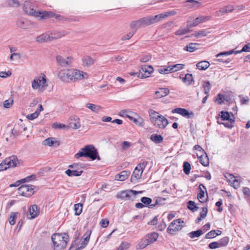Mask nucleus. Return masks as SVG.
<instances>
[{
	"label": "nucleus",
	"instance_id": "obj_63",
	"mask_svg": "<svg viewBox=\"0 0 250 250\" xmlns=\"http://www.w3.org/2000/svg\"><path fill=\"white\" fill-rule=\"evenodd\" d=\"M132 144L131 143L127 141H124L122 144V148L123 150H127L131 146Z\"/></svg>",
	"mask_w": 250,
	"mask_h": 250
},
{
	"label": "nucleus",
	"instance_id": "obj_9",
	"mask_svg": "<svg viewBox=\"0 0 250 250\" xmlns=\"http://www.w3.org/2000/svg\"><path fill=\"white\" fill-rule=\"evenodd\" d=\"M71 71L72 82H77L83 79H87L88 78V74L83 71H81L77 69L71 68Z\"/></svg>",
	"mask_w": 250,
	"mask_h": 250
},
{
	"label": "nucleus",
	"instance_id": "obj_42",
	"mask_svg": "<svg viewBox=\"0 0 250 250\" xmlns=\"http://www.w3.org/2000/svg\"><path fill=\"white\" fill-rule=\"evenodd\" d=\"M197 45L198 44L197 43H190L184 48V49L188 52H192L197 49Z\"/></svg>",
	"mask_w": 250,
	"mask_h": 250
},
{
	"label": "nucleus",
	"instance_id": "obj_7",
	"mask_svg": "<svg viewBox=\"0 0 250 250\" xmlns=\"http://www.w3.org/2000/svg\"><path fill=\"white\" fill-rule=\"evenodd\" d=\"M176 12L174 11L169 12H166L163 13H161L154 16H149L147 17L149 25H151L159 21H162L163 19L167 18V17L175 15Z\"/></svg>",
	"mask_w": 250,
	"mask_h": 250
},
{
	"label": "nucleus",
	"instance_id": "obj_13",
	"mask_svg": "<svg viewBox=\"0 0 250 250\" xmlns=\"http://www.w3.org/2000/svg\"><path fill=\"white\" fill-rule=\"evenodd\" d=\"M181 223H183L184 222L180 219L173 221L168 227L167 232L169 234H172L174 232L181 229L182 226L180 225Z\"/></svg>",
	"mask_w": 250,
	"mask_h": 250
},
{
	"label": "nucleus",
	"instance_id": "obj_27",
	"mask_svg": "<svg viewBox=\"0 0 250 250\" xmlns=\"http://www.w3.org/2000/svg\"><path fill=\"white\" fill-rule=\"evenodd\" d=\"M95 60L89 56L83 57L82 59L83 65L84 67H89L94 64Z\"/></svg>",
	"mask_w": 250,
	"mask_h": 250
},
{
	"label": "nucleus",
	"instance_id": "obj_18",
	"mask_svg": "<svg viewBox=\"0 0 250 250\" xmlns=\"http://www.w3.org/2000/svg\"><path fill=\"white\" fill-rule=\"evenodd\" d=\"M172 112L173 113L179 114L182 116L187 118L193 117L194 115V114L193 112H189L188 110L185 108L180 107L172 109Z\"/></svg>",
	"mask_w": 250,
	"mask_h": 250
},
{
	"label": "nucleus",
	"instance_id": "obj_38",
	"mask_svg": "<svg viewBox=\"0 0 250 250\" xmlns=\"http://www.w3.org/2000/svg\"><path fill=\"white\" fill-rule=\"evenodd\" d=\"M150 139L155 143L159 144L163 141V137L161 135L154 134L151 135V136H150Z\"/></svg>",
	"mask_w": 250,
	"mask_h": 250
},
{
	"label": "nucleus",
	"instance_id": "obj_4",
	"mask_svg": "<svg viewBox=\"0 0 250 250\" xmlns=\"http://www.w3.org/2000/svg\"><path fill=\"white\" fill-rule=\"evenodd\" d=\"M31 85L33 90L40 92H43L48 86L46 76L44 74H41L39 76L35 77L31 82Z\"/></svg>",
	"mask_w": 250,
	"mask_h": 250
},
{
	"label": "nucleus",
	"instance_id": "obj_22",
	"mask_svg": "<svg viewBox=\"0 0 250 250\" xmlns=\"http://www.w3.org/2000/svg\"><path fill=\"white\" fill-rule=\"evenodd\" d=\"M5 162L7 163V165L9 167H17L19 164V161L17 156L12 155L5 159Z\"/></svg>",
	"mask_w": 250,
	"mask_h": 250
},
{
	"label": "nucleus",
	"instance_id": "obj_53",
	"mask_svg": "<svg viewBox=\"0 0 250 250\" xmlns=\"http://www.w3.org/2000/svg\"><path fill=\"white\" fill-rule=\"evenodd\" d=\"M191 169L190 165L188 162H185L183 164V170L186 174H188Z\"/></svg>",
	"mask_w": 250,
	"mask_h": 250
},
{
	"label": "nucleus",
	"instance_id": "obj_16",
	"mask_svg": "<svg viewBox=\"0 0 250 250\" xmlns=\"http://www.w3.org/2000/svg\"><path fill=\"white\" fill-rule=\"evenodd\" d=\"M242 52H250V43L245 45L241 50L235 51L234 50H231L229 51L221 52L216 55V57L218 58L223 55L227 56L231 55L233 53L237 54L240 53Z\"/></svg>",
	"mask_w": 250,
	"mask_h": 250
},
{
	"label": "nucleus",
	"instance_id": "obj_15",
	"mask_svg": "<svg viewBox=\"0 0 250 250\" xmlns=\"http://www.w3.org/2000/svg\"><path fill=\"white\" fill-rule=\"evenodd\" d=\"M221 120L222 121L229 120V122L227 123H222L220 121H217L218 124H223L225 126L228 128H231L232 127V123L234 122V120L229 118L230 116L229 113L227 111H222L220 112Z\"/></svg>",
	"mask_w": 250,
	"mask_h": 250
},
{
	"label": "nucleus",
	"instance_id": "obj_47",
	"mask_svg": "<svg viewBox=\"0 0 250 250\" xmlns=\"http://www.w3.org/2000/svg\"><path fill=\"white\" fill-rule=\"evenodd\" d=\"M83 205L82 204L79 203L75 204L74 205V210L75 214L76 215H79L82 211Z\"/></svg>",
	"mask_w": 250,
	"mask_h": 250
},
{
	"label": "nucleus",
	"instance_id": "obj_43",
	"mask_svg": "<svg viewBox=\"0 0 250 250\" xmlns=\"http://www.w3.org/2000/svg\"><path fill=\"white\" fill-rule=\"evenodd\" d=\"M204 232L201 229H199L197 231H192L190 232L188 235L190 238H194L195 237H198L203 234Z\"/></svg>",
	"mask_w": 250,
	"mask_h": 250
},
{
	"label": "nucleus",
	"instance_id": "obj_58",
	"mask_svg": "<svg viewBox=\"0 0 250 250\" xmlns=\"http://www.w3.org/2000/svg\"><path fill=\"white\" fill-rule=\"evenodd\" d=\"M40 114V111L37 110L34 113L30 114H28L26 117L28 119L32 120L37 118Z\"/></svg>",
	"mask_w": 250,
	"mask_h": 250
},
{
	"label": "nucleus",
	"instance_id": "obj_36",
	"mask_svg": "<svg viewBox=\"0 0 250 250\" xmlns=\"http://www.w3.org/2000/svg\"><path fill=\"white\" fill-rule=\"evenodd\" d=\"M86 107L89 108L91 111L98 113L100 110L101 109V107L99 105L88 103L86 104Z\"/></svg>",
	"mask_w": 250,
	"mask_h": 250
},
{
	"label": "nucleus",
	"instance_id": "obj_61",
	"mask_svg": "<svg viewBox=\"0 0 250 250\" xmlns=\"http://www.w3.org/2000/svg\"><path fill=\"white\" fill-rule=\"evenodd\" d=\"M135 33V31H131L130 32H129V33H128L127 34L124 35V36L122 37V40L123 41H125V40H129L130 39V38H132V37L134 35V34Z\"/></svg>",
	"mask_w": 250,
	"mask_h": 250
},
{
	"label": "nucleus",
	"instance_id": "obj_48",
	"mask_svg": "<svg viewBox=\"0 0 250 250\" xmlns=\"http://www.w3.org/2000/svg\"><path fill=\"white\" fill-rule=\"evenodd\" d=\"M166 200V199L165 198H162V197H158L157 198L155 201V203H153V204H152L151 205H150V207H149V208H152L154 207H155L156 206H158V205H162V202Z\"/></svg>",
	"mask_w": 250,
	"mask_h": 250
},
{
	"label": "nucleus",
	"instance_id": "obj_39",
	"mask_svg": "<svg viewBox=\"0 0 250 250\" xmlns=\"http://www.w3.org/2000/svg\"><path fill=\"white\" fill-rule=\"evenodd\" d=\"M169 66L170 68V70H171V72H176L184 69L185 67V65L183 64H176L172 65H169Z\"/></svg>",
	"mask_w": 250,
	"mask_h": 250
},
{
	"label": "nucleus",
	"instance_id": "obj_2",
	"mask_svg": "<svg viewBox=\"0 0 250 250\" xmlns=\"http://www.w3.org/2000/svg\"><path fill=\"white\" fill-rule=\"evenodd\" d=\"M54 250L65 249L69 241V236L66 233H54L51 236Z\"/></svg>",
	"mask_w": 250,
	"mask_h": 250
},
{
	"label": "nucleus",
	"instance_id": "obj_49",
	"mask_svg": "<svg viewBox=\"0 0 250 250\" xmlns=\"http://www.w3.org/2000/svg\"><path fill=\"white\" fill-rule=\"evenodd\" d=\"M204 91L205 94H208L211 88L210 83L208 81L205 82L203 84Z\"/></svg>",
	"mask_w": 250,
	"mask_h": 250
},
{
	"label": "nucleus",
	"instance_id": "obj_14",
	"mask_svg": "<svg viewBox=\"0 0 250 250\" xmlns=\"http://www.w3.org/2000/svg\"><path fill=\"white\" fill-rule=\"evenodd\" d=\"M71 69L61 70L58 73L59 78L62 82L69 83L71 81Z\"/></svg>",
	"mask_w": 250,
	"mask_h": 250
},
{
	"label": "nucleus",
	"instance_id": "obj_11",
	"mask_svg": "<svg viewBox=\"0 0 250 250\" xmlns=\"http://www.w3.org/2000/svg\"><path fill=\"white\" fill-rule=\"evenodd\" d=\"M148 25H149L146 17L137 21H132L130 23L129 26L130 28L132 29V31H135L136 32L138 28Z\"/></svg>",
	"mask_w": 250,
	"mask_h": 250
},
{
	"label": "nucleus",
	"instance_id": "obj_55",
	"mask_svg": "<svg viewBox=\"0 0 250 250\" xmlns=\"http://www.w3.org/2000/svg\"><path fill=\"white\" fill-rule=\"evenodd\" d=\"M170 66H168L166 67H161L158 69V72L161 74H168L171 72V70H170Z\"/></svg>",
	"mask_w": 250,
	"mask_h": 250
},
{
	"label": "nucleus",
	"instance_id": "obj_64",
	"mask_svg": "<svg viewBox=\"0 0 250 250\" xmlns=\"http://www.w3.org/2000/svg\"><path fill=\"white\" fill-rule=\"evenodd\" d=\"M151 57L149 55H146L140 57V61L143 62H146L150 60Z\"/></svg>",
	"mask_w": 250,
	"mask_h": 250
},
{
	"label": "nucleus",
	"instance_id": "obj_17",
	"mask_svg": "<svg viewBox=\"0 0 250 250\" xmlns=\"http://www.w3.org/2000/svg\"><path fill=\"white\" fill-rule=\"evenodd\" d=\"M156 127L164 129L168 124V120L163 116L161 115L160 118L157 119L152 123Z\"/></svg>",
	"mask_w": 250,
	"mask_h": 250
},
{
	"label": "nucleus",
	"instance_id": "obj_29",
	"mask_svg": "<svg viewBox=\"0 0 250 250\" xmlns=\"http://www.w3.org/2000/svg\"><path fill=\"white\" fill-rule=\"evenodd\" d=\"M146 239L149 244L155 242L158 238V234L156 232H152L145 236Z\"/></svg>",
	"mask_w": 250,
	"mask_h": 250
},
{
	"label": "nucleus",
	"instance_id": "obj_40",
	"mask_svg": "<svg viewBox=\"0 0 250 250\" xmlns=\"http://www.w3.org/2000/svg\"><path fill=\"white\" fill-rule=\"evenodd\" d=\"M82 172V171L67 169L65 171V173L69 176H78L81 175Z\"/></svg>",
	"mask_w": 250,
	"mask_h": 250
},
{
	"label": "nucleus",
	"instance_id": "obj_41",
	"mask_svg": "<svg viewBox=\"0 0 250 250\" xmlns=\"http://www.w3.org/2000/svg\"><path fill=\"white\" fill-rule=\"evenodd\" d=\"M183 82L187 85H189L193 81L192 75L191 74H187L183 79Z\"/></svg>",
	"mask_w": 250,
	"mask_h": 250
},
{
	"label": "nucleus",
	"instance_id": "obj_25",
	"mask_svg": "<svg viewBox=\"0 0 250 250\" xmlns=\"http://www.w3.org/2000/svg\"><path fill=\"white\" fill-rule=\"evenodd\" d=\"M197 156L199 158L200 162L203 166L205 167L208 166L209 159L205 152L200 154L197 153Z\"/></svg>",
	"mask_w": 250,
	"mask_h": 250
},
{
	"label": "nucleus",
	"instance_id": "obj_12",
	"mask_svg": "<svg viewBox=\"0 0 250 250\" xmlns=\"http://www.w3.org/2000/svg\"><path fill=\"white\" fill-rule=\"evenodd\" d=\"M56 60L58 65L62 67L70 66L72 62V59L71 57L64 58L59 55L56 56Z\"/></svg>",
	"mask_w": 250,
	"mask_h": 250
},
{
	"label": "nucleus",
	"instance_id": "obj_35",
	"mask_svg": "<svg viewBox=\"0 0 250 250\" xmlns=\"http://www.w3.org/2000/svg\"><path fill=\"white\" fill-rule=\"evenodd\" d=\"M16 24L18 27L21 29H27L29 28L28 21L25 20H19L17 21Z\"/></svg>",
	"mask_w": 250,
	"mask_h": 250
},
{
	"label": "nucleus",
	"instance_id": "obj_30",
	"mask_svg": "<svg viewBox=\"0 0 250 250\" xmlns=\"http://www.w3.org/2000/svg\"><path fill=\"white\" fill-rule=\"evenodd\" d=\"M129 173V172L128 171H122L119 174L116 175L115 179L120 181H123L127 178Z\"/></svg>",
	"mask_w": 250,
	"mask_h": 250
},
{
	"label": "nucleus",
	"instance_id": "obj_5",
	"mask_svg": "<svg viewBox=\"0 0 250 250\" xmlns=\"http://www.w3.org/2000/svg\"><path fill=\"white\" fill-rule=\"evenodd\" d=\"M142 191H137L132 189L122 191L117 194V197L125 201H133L137 194L142 193Z\"/></svg>",
	"mask_w": 250,
	"mask_h": 250
},
{
	"label": "nucleus",
	"instance_id": "obj_32",
	"mask_svg": "<svg viewBox=\"0 0 250 250\" xmlns=\"http://www.w3.org/2000/svg\"><path fill=\"white\" fill-rule=\"evenodd\" d=\"M148 113L150 116V121L152 123H153V121H155L157 119L160 118L161 115H160L158 112L153 109H149L148 111Z\"/></svg>",
	"mask_w": 250,
	"mask_h": 250
},
{
	"label": "nucleus",
	"instance_id": "obj_23",
	"mask_svg": "<svg viewBox=\"0 0 250 250\" xmlns=\"http://www.w3.org/2000/svg\"><path fill=\"white\" fill-rule=\"evenodd\" d=\"M39 214L38 207L34 205H32L29 208V213L27 214V217L29 219H32L36 218Z\"/></svg>",
	"mask_w": 250,
	"mask_h": 250
},
{
	"label": "nucleus",
	"instance_id": "obj_59",
	"mask_svg": "<svg viewBox=\"0 0 250 250\" xmlns=\"http://www.w3.org/2000/svg\"><path fill=\"white\" fill-rule=\"evenodd\" d=\"M225 100L224 96L221 94H218L215 100V102H217L218 104H221Z\"/></svg>",
	"mask_w": 250,
	"mask_h": 250
},
{
	"label": "nucleus",
	"instance_id": "obj_3",
	"mask_svg": "<svg viewBox=\"0 0 250 250\" xmlns=\"http://www.w3.org/2000/svg\"><path fill=\"white\" fill-rule=\"evenodd\" d=\"M75 157L77 158L82 157H88L92 160L96 159L100 160L97 150L92 145L85 146L84 147L81 148L80 151L75 155Z\"/></svg>",
	"mask_w": 250,
	"mask_h": 250
},
{
	"label": "nucleus",
	"instance_id": "obj_24",
	"mask_svg": "<svg viewBox=\"0 0 250 250\" xmlns=\"http://www.w3.org/2000/svg\"><path fill=\"white\" fill-rule=\"evenodd\" d=\"M153 71V68L151 65H144L142 67L140 72L142 74V77L147 78L149 76V75Z\"/></svg>",
	"mask_w": 250,
	"mask_h": 250
},
{
	"label": "nucleus",
	"instance_id": "obj_31",
	"mask_svg": "<svg viewBox=\"0 0 250 250\" xmlns=\"http://www.w3.org/2000/svg\"><path fill=\"white\" fill-rule=\"evenodd\" d=\"M209 65L210 63L209 62L206 61H201L196 64L197 67L199 69L202 70H206L209 67Z\"/></svg>",
	"mask_w": 250,
	"mask_h": 250
},
{
	"label": "nucleus",
	"instance_id": "obj_45",
	"mask_svg": "<svg viewBox=\"0 0 250 250\" xmlns=\"http://www.w3.org/2000/svg\"><path fill=\"white\" fill-rule=\"evenodd\" d=\"M187 206H188V208L189 209L192 211L193 212H194V211L197 210L198 207L196 206L195 202L192 201H188L187 203Z\"/></svg>",
	"mask_w": 250,
	"mask_h": 250
},
{
	"label": "nucleus",
	"instance_id": "obj_33",
	"mask_svg": "<svg viewBox=\"0 0 250 250\" xmlns=\"http://www.w3.org/2000/svg\"><path fill=\"white\" fill-rule=\"evenodd\" d=\"M189 27L187 24L186 27H180L177 31L175 33V34L177 36H182L186 34L189 32Z\"/></svg>",
	"mask_w": 250,
	"mask_h": 250
},
{
	"label": "nucleus",
	"instance_id": "obj_20",
	"mask_svg": "<svg viewBox=\"0 0 250 250\" xmlns=\"http://www.w3.org/2000/svg\"><path fill=\"white\" fill-rule=\"evenodd\" d=\"M143 170L138 167L137 166L134 169L131 177L132 182L136 183L141 178Z\"/></svg>",
	"mask_w": 250,
	"mask_h": 250
},
{
	"label": "nucleus",
	"instance_id": "obj_21",
	"mask_svg": "<svg viewBox=\"0 0 250 250\" xmlns=\"http://www.w3.org/2000/svg\"><path fill=\"white\" fill-rule=\"evenodd\" d=\"M209 20V17L206 16H201L198 18H196L194 20L193 23H190L189 21H188V26L189 27H192L194 26H196L199 24Z\"/></svg>",
	"mask_w": 250,
	"mask_h": 250
},
{
	"label": "nucleus",
	"instance_id": "obj_50",
	"mask_svg": "<svg viewBox=\"0 0 250 250\" xmlns=\"http://www.w3.org/2000/svg\"><path fill=\"white\" fill-rule=\"evenodd\" d=\"M141 201L143 203V205L148 206L149 208L150 205L152 204V199L149 197H143L141 199Z\"/></svg>",
	"mask_w": 250,
	"mask_h": 250
},
{
	"label": "nucleus",
	"instance_id": "obj_26",
	"mask_svg": "<svg viewBox=\"0 0 250 250\" xmlns=\"http://www.w3.org/2000/svg\"><path fill=\"white\" fill-rule=\"evenodd\" d=\"M169 93V90L167 88H160L155 94L156 98H161L166 96Z\"/></svg>",
	"mask_w": 250,
	"mask_h": 250
},
{
	"label": "nucleus",
	"instance_id": "obj_6",
	"mask_svg": "<svg viewBox=\"0 0 250 250\" xmlns=\"http://www.w3.org/2000/svg\"><path fill=\"white\" fill-rule=\"evenodd\" d=\"M91 234V231L88 230H87L85 233L83 235L81 241L79 244H76L77 241H75V245H76V246L75 248L74 244H72L71 247L70 248L69 250H81L84 248H85L87 245L88 244L90 235Z\"/></svg>",
	"mask_w": 250,
	"mask_h": 250
},
{
	"label": "nucleus",
	"instance_id": "obj_56",
	"mask_svg": "<svg viewBox=\"0 0 250 250\" xmlns=\"http://www.w3.org/2000/svg\"><path fill=\"white\" fill-rule=\"evenodd\" d=\"M129 247V243L127 242H123L116 250H126Z\"/></svg>",
	"mask_w": 250,
	"mask_h": 250
},
{
	"label": "nucleus",
	"instance_id": "obj_44",
	"mask_svg": "<svg viewBox=\"0 0 250 250\" xmlns=\"http://www.w3.org/2000/svg\"><path fill=\"white\" fill-rule=\"evenodd\" d=\"M18 212H11L9 218V222L11 225H14L16 222V219L17 218Z\"/></svg>",
	"mask_w": 250,
	"mask_h": 250
},
{
	"label": "nucleus",
	"instance_id": "obj_46",
	"mask_svg": "<svg viewBox=\"0 0 250 250\" xmlns=\"http://www.w3.org/2000/svg\"><path fill=\"white\" fill-rule=\"evenodd\" d=\"M208 33L209 32L206 30H200L195 33L192 35L196 38H201L207 36Z\"/></svg>",
	"mask_w": 250,
	"mask_h": 250
},
{
	"label": "nucleus",
	"instance_id": "obj_51",
	"mask_svg": "<svg viewBox=\"0 0 250 250\" xmlns=\"http://www.w3.org/2000/svg\"><path fill=\"white\" fill-rule=\"evenodd\" d=\"M229 239L228 237H225L221 239L218 242L220 247L227 246L229 243Z\"/></svg>",
	"mask_w": 250,
	"mask_h": 250
},
{
	"label": "nucleus",
	"instance_id": "obj_54",
	"mask_svg": "<svg viewBox=\"0 0 250 250\" xmlns=\"http://www.w3.org/2000/svg\"><path fill=\"white\" fill-rule=\"evenodd\" d=\"M56 142L54 141L53 138H48L44 140L43 142V144L44 146H52Z\"/></svg>",
	"mask_w": 250,
	"mask_h": 250
},
{
	"label": "nucleus",
	"instance_id": "obj_57",
	"mask_svg": "<svg viewBox=\"0 0 250 250\" xmlns=\"http://www.w3.org/2000/svg\"><path fill=\"white\" fill-rule=\"evenodd\" d=\"M7 4L11 7H18L19 6V2L17 0H7Z\"/></svg>",
	"mask_w": 250,
	"mask_h": 250
},
{
	"label": "nucleus",
	"instance_id": "obj_37",
	"mask_svg": "<svg viewBox=\"0 0 250 250\" xmlns=\"http://www.w3.org/2000/svg\"><path fill=\"white\" fill-rule=\"evenodd\" d=\"M150 244L145 236L141 241L137 245L136 248L137 249H143L146 248L147 246Z\"/></svg>",
	"mask_w": 250,
	"mask_h": 250
},
{
	"label": "nucleus",
	"instance_id": "obj_19",
	"mask_svg": "<svg viewBox=\"0 0 250 250\" xmlns=\"http://www.w3.org/2000/svg\"><path fill=\"white\" fill-rule=\"evenodd\" d=\"M70 122L68 127H71L73 129H77L81 127V122L79 118L76 116L73 115L70 117Z\"/></svg>",
	"mask_w": 250,
	"mask_h": 250
},
{
	"label": "nucleus",
	"instance_id": "obj_28",
	"mask_svg": "<svg viewBox=\"0 0 250 250\" xmlns=\"http://www.w3.org/2000/svg\"><path fill=\"white\" fill-rule=\"evenodd\" d=\"M126 117L132 121L137 125L139 126H143L144 125V121L141 117L137 116L136 118H134L130 115H126Z\"/></svg>",
	"mask_w": 250,
	"mask_h": 250
},
{
	"label": "nucleus",
	"instance_id": "obj_60",
	"mask_svg": "<svg viewBox=\"0 0 250 250\" xmlns=\"http://www.w3.org/2000/svg\"><path fill=\"white\" fill-rule=\"evenodd\" d=\"M13 104V100L12 99H9L4 102L3 106L5 108H9L12 106Z\"/></svg>",
	"mask_w": 250,
	"mask_h": 250
},
{
	"label": "nucleus",
	"instance_id": "obj_10",
	"mask_svg": "<svg viewBox=\"0 0 250 250\" xmlns=\"http://www.w3.org/2000/svg\"><path fill=\"white\" fill-rule=\"evenodd\" d=\"M62 36V35L59 32H56L54 35L52 33L51 36L48 34L44 33L38 36L36 38V42L39 43L46 42L55 39L61 38Z\"/></svg>",
	"mask_w": 250,
	"mask_h": 250
},
{
	"label": "nucleus",
	"instance_id": "obj_62",
	"mask_svg": "<svg viewBox=\"0 0 250 250\" xmlns=\"http://www.w3.org/2000/svg\"><path fill=\"white\" fill-rule=\"evenodd\" d=\"M52 127L55 128H58V129L65 128H68V125H66L64 124L57 123L53 124Z\"/></svg>",
	"mask_w": 250,
	"mask_h": 250
},
{
	"label": "nucleus",
	"instance_id": "obj_34",
	"mask_svg": "<svg viewBox=\"0 0 250 250\" xmlns=\"http://www.w3.org/2000/svg\"><path fill=\"white\" fill-rule=\"evenodd\" d=\"M201 186H202L204 188H206L203 185L200 184L199 185V188L200 189V192L197 196V198L200 202L204 203L206 201L207 199L205 196L204 191L201 188Z\"/></svg>",
	"mask_w": 250,
	"mask_h": 250
},
{
	"label": "nucleus",
	"instance_id": "obj_52",
	"mask_svg": "<svg viewBox=\"0 0 250 250\" xmlns=\"http://www.w3.org/2000/svg\"><path fill=\"white\" fill-rule=\"evenodd\" d=\"M220 235V233H216L215 230H212L207 233L205 236V238L210 239L215 237L217 235Z\"/></svg>",
	"mask_w": 250,
	"mask_h": 250
},
{
	"label": "nucleus",
	"instance_id": "obj_8",
	"mask_svg": "<svg viewBox=\"0 0 250 250\" xmlns=\"http://www.w3.org/2000/svg\"><path fill=\"white\" fill-rule=\"evenodd\" d=\"M34 188L35 187L33 185H23L18 188V193L23 196L30 197L34 194Z\"/></svg>",
	"mask_w": 250,
	"mask_h": 250
},
{
	"label": "nucleus",
	"instance_id": "obj_1",
	"mask_svg": "<svg viewBox=\"0 0 250 250\" xmlns=\"http://www.w3.org/2000/svg\"><path fill=\"white\" fill-rule=\"evenodd\" d=\"M24 11L28 15L33 16L41 19H46L52 17L53 13L51 12L39 11L35 9V6L29 1H25L23 5Z\"/></svg>",
	"mask_w": 250,
	"mask_h": 250
}]
</instances>
